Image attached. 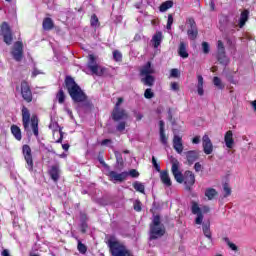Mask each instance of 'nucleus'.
Masks as SVG:
<instances>
[{
    "label": "nucleus",
    "instance_id": "obj_1",
    "mask_svg": "<svg viewBox=\"0 0 256 256\" xmlns=\"http://www.w3.org/2000/svg\"><path fill=\"white\" fill-rule=\"evenodd\" d=\"M64 87L67 89L68 94L74 103H83V107H93V104L87 100V94H85L83 89H81V86L75 82L74 77L66 76Z\"/></svg>",
    "mask_w": 256,
    "mask_h": 256
},
{
    "label": "nucleus",
    "instance_id": "obj_2",
    "mask_svg": "<svg viewBox=\"0 0 256 256\" xmlns=\"http://www.w3.org/2000/svg\"><path fill=\"white\" fill-rule=\"evenodd\" d=\"M179 160L172 159L171 172L177 183L184 184L186 191H192L195 185V174L191 170H186L184 173L179 169Z\"/></svg>",
    "mask_w": 256,
    "mask_h": 256
},
{
    "label": "nucleus",
    "instance_id": "obj_3",
    "mask_svg": "<svg viewBox=\"0 0 256 256\" xmlns=\"http://www.w3.org/2000/svg\"><path fill=\"white\" fill-rule=\"evenodd\" d=\"M22 124L26 133H29L32 129L33 134L39 137V117L35 114L31 116V112H29V109L25 106L22 107Z\"/></svg>",
    "mask_w": 256,
    "mask_h": 256
},
{
    "label": "nucleus",
    "instance_id": "obj_4",
    "mask_svg": "<svg viewBox=\"0 0 256 256\" xmlns=\"http://www.w3.org/2000/svg\"><path fill=\"white\" fill-rule=\"evenodd\" d=\"M106 245L111 256H135L125 243L115 239V236H110Z\"/></svg>",
    "mask_w": 256,
    "mask_h": 256
},
{
    "label": "nucleus",
    "instance_id": "obj_5",
    "mask_svg": "<svg viewBox=\"0 0 256 256\" xmlns=\"http://www.w3.org/2000/svg\"><path fill=\"white\" fill-rule=\"evenodd\" d=\"M149 227V241L161 239L166 233L165 225L161 223V216L159 214L154 215Z\"/></svg>",
    "mask_w": 256,
    "mask_h": 256
},
{
    "label": "nucleus",
    "instance_id": "obj_6",
    "mask_svg": "<svg viewBox=\"0 0 256 256\" xmlns=\"http://www.w3.org/2000/svg\"><path fill=\"white\" fill-rule=\"evenodd\" d=\"M123 101V97L117 98V102L112 110L111 117L115 123L129 119V113H127V110L121 108V103H123Z\"/></svg>",
    "mask_w": 256,
    "mask_h": 256
},
{
    "label": "nucleus",
    "instance_id": "obj_7",
    "mask_svg": "<svg viewBox=\"0 0 256 256\" xmlns=\"http://www.w3.org/2000/svg\"><path fill=\"white\" fill-rule=\"evenodd\" d=\"M187 25V35L191 41H195L199 36V29L197 28V22H195V18L188 17L186 19Z\"/></svg>",
    "mask_w": 256,
    "mask_h": 256
},
{
    "label": "nucleus",
    "instance_id": "obj_8",
    "mask_svg": "<svg viewBox=\"0 0 256 256\" xmlns=\"http://www.w3.org/2000/svg\"><path fill=\"white\" fill-rule=\"evenodd\" d=\"M22 154L24 157V160L26 162V169H28V171H33V167H34V162H33V152L31 151V146H29L28 144H24L22 146Z\"/></svg>",
    "mask_w": 256,
    "mask_h": 256
},
{
    "label": "nucleus",
    "instance_id": "obj_9",
    "mask_svg": "<svg viewBox=\"0 0 256 256\" xmlns=\"http://www.w3.org/2000/svg\"><path fill=\"white\" fill-rule=\"evenodd\" d=\"M1 33L3 35V41L6 45H11L13 43V31L11 30V26L9 23L2 22L0 25Z\"/></svg>",
    "mask_w": 256,
    "mask_h": 256
},
{
    "label": "nucleus",
    "instance_id": "obj_10",
    "mask_svg": "<svg viewBox=\"0 0 256 256\" xmlns=\"http://www.w3.org/2000/svg\"><path fill=\"white\" fill-rule=\"evenodd\" d=\"M11 55L13 59L17 61V63H20V61H23V42L22 41H16L14 43V47L12 48Z\"/></svg>",
    "mask_w": 256,
    "mask_h": 256
},
{
    "label": "nucleus",
    "instance_id": "obj_11",
    "mask_svg": "<svg viewBox=\"0 0 256 256\" xmlns=\"http://www.w3.org/2000/svg\"><path fill=\"white\" fill-rule=\"evenodd\" d=\"M21 95L26 103H31V101H33V92H31V87L25 80L21 82Z\"/></svg>",
    "mask_w": 256,
    "mask_h": 256
},
{
    "label": "nucleus",
    "instance_id": "obj_12",
    "mask_svg": "<svg viewBox=\"0 0 256 256\" xmlns=\"http://www.w3.org/2000/svg\"><path fill=\"white\" fill-rule=\"evenodd\" d=\"M88 69L92 71L93 75H98V77H101V75L105 73V68H101V70L99 71V65H97V61L95 60V55L93 54L89 55Z\"/></svg>",
    "mask_w": 256,
    "mask_h": 256
},
{
    "label": "nucleus",
    "instance_id": "obj_13",
    "mask_svg": "<svg viewBox=\"0 0 256 256\" xmlns=\"http://www.w3.org/2000/svg\"><path fill=\"white\" fill-rule=\"evenodd\" d=\"M191 211L193 215H197L195 219L196 225H202L203 224V210H201V207H199V203L192 201L191 202Z\"/></svg>",
    "mask_w": 256,
    "mask_h": 256
},
{
    "label": "nucleus",
    "instance_id": "obj_14",
    "mask_svg": "<svg viewBox=\"0 0 256 256\" xmlns=\"http://www.w3.org/2000/svg\"><path fill=\"white\" fill-rule=\"evenodd\" d=\"M202 147L205 155H211L213 153V142H211V138L207 134L202 138Z\"/></svg>",
    "mask_w": 256,
    "mask_h": 256
},
{
    "label": "nucleus",
    "instance_id": "obj_15",
    "mask_svg": "<svg viewBox=\"0 0 256 256\" xmlns=\"http://www.w3.org/2000/svg\"><path fill=\"white\" fill-rule=\"evenodd\" d=\"M48 174L50 175L52 181H54V183H57V181H59V178L61 177V169L59 168V165H52L48 171Z\"/></svg>",
    "mask_w": 256,
    "mask_h": 256
},
{
    "label": "nucleus",
    "instance_id": "obj_16",
    "mask_svg": "<svg viewBox=\"0 0 256 256\" xmlns=\"http://www.w3.org/2000/svg\"><path fill=\"white\" fill-rule=\"evenodd\" d=\"M108 176L114 181H119V183H123V181H125V179L129 177V172H121L120 174H117V172L115 171H110Z\"/></svg>",
    "mask_w": 256,
    "mask_h": 256
},
{
    "label": "nucleus",
    "instance_id": "obj_17",
    "mask_svg": "<svg viewBox=\"0 0 256 256\" xmlns=\"http://www.w3.org/2000/svg\"><path fill=\"white\" fill-rule=\"evenodd\" d=\"M186 155V161L188 165H193L197 159H199V150H190L185 152Z\"/></svg>",
    "mask_w": 256,
    "mask_h": 256
},
{
    "label": "nucleus",
    "instance_id": "obj_18",
    "mask_svg": "<svg viewBox=\"0 0 256 256\" xmlns=\"http://www.w3.org/2000/svg\"><path fill=\"white\" fill-rule=\"evenodd\" d=\"M173 148L179 155H181V153H183V138L181 136L174 135Z\"/></svg>",
    "mask_w": 256,
    "mask_h": 256
},
{
    "label": "nucleus",
    "instance_id": "obj_19",
    "mask_svg": "<svg viewBox=\"0 0 256 256\" xmlns=\"http://www.w3.org/2000/svg\"><path fill=\"white\" fill-rule=\"evenodd\" d=\"M159 135L160 143H162V145H167L169 137L165 134V122L163 120L159 121Z\"/></svg>",
    "mask_w": 256,
    "mask_h": 256
},
{
    "label": "nucleus",
    "instance_id": "obj_20",
    "mask_svg": "<svg viewBox=\"0 0 256 256\" xmlns=\"http://www.w3.org/2000/svg\"><path fill=\"white\" fill-rule=\"evenodd\" d=\"M160 180L166 187H171L173 185V182L171 181V177H169V171L168 170H162L160 172Z\"/></svg>",
    "mask_w": 256,
    "mask_h": 256
},
{
    "label": "nucleus",
    "instance_id": "obj_21",
    "mask_svg": "<svg viewBox=\"0 0 256 256\" xmlns=\"http://www.w3.org/2000/svg\"><path fill=\"white\" fill-rule=\"evenodd\" d=\"M225 145L228 149H233V145L235 144V140L233 139V131L228 130L224 136Z\"/></svg>",
    "mask_w": 256,
    "mask_h": 256
},
{
    "label": "nucleus",
    "instance_id": "obj_22",
    "mask_svg": "<svg viewBox=\"0 0 256 256\" xmlns=\"http://www.w3.org/2000/svg\"><path fill=\"white\" fill-rule=\"evenodd\" d=\"M42 29L44 31H53V29H55V22H53V19L50 17L44 18L42 22Z\"/></svg>",
    "mask_w": 256,
    "mask_h": 256
},
{
    "label": "nucleus",
    "instance_id": "obj_23",
    "mask_svg": "<svg viewBox=\"0 0 256 256\" xmlns=\"http://www.w3.org/2000/svg\"><path fill=\"white\" fill-rule=\"evenodd\" d=\"M178 55L182 59H187L189 57V52H187V43L181 41L178 46Z\"/></svg>",
    "mask_w": 256,
    "mask_h": 256
},
{
    "label": "nucleus",
    "instance_id": "obj_24",
    "mask_svg": "<svg viewBox=\"0 0 256 256\" xmlns=\"http://www.w3.org/2000/svg\"><path fill=\"white\" fill-rule=\"evenodd\" d=\"M163 41V32L157 31L153 37H152V43L154 49H158L159 46L161 45V42Z\"/></svg>",
    "mask_w": 256,
    "mask_h": 256
},
{
    "label": "nucleus",
    "instance_id": "obj_25",
    "mask_svg": "<svg viewBox=\"0 0 256 256\" xmlns=\"http://www.w3.org/2000/svg\"><path fill=\"white\" fill-rule=\"evenodd\" d=\"M10 131L13 137L16 139V141H21L23 139V135L21 134V128H19V126L13 124L10 127Z\"/></svg>",
    "mask_w": 256,
    "mask_h": 256
},
{
    "label": "nucleus",
    "instance_id": "obj_26",
    "mask_svg": "<svg viewBox=\"0 0 256 256\" xmlns=\"http://www.w3.org/2000/svg\"><path fill=\"white\" fill-rule=\"evenodd\" d=\"M247 21H249V10H244L240 14V19H239V23H238L239 28L243 29V27H245V23H247Z\"/></svg>",
    "mask_w": 256,
    "mask_h": 256
},
{
    "label": "nucleus",
    "instance_id": "obj_27",
    "mask_svg": "<svg viewBox=\"0 0 256 256\" xmlns=\"http://www.w3.org/2000/svg\"><path fill=\"white\" fill-rule=\"evenodd\" d=\"M153 73H155V69L151 67V62L149 61L140 70V75L142 76L153 75Z\"/></svg>",
    "mask_w": 256,
    "mask_h": 256
},
{
    "label": "nucleus",
    "instance_id": "obj_28",
    "mask_svg": "<svg viewBox=\"0 0 256 256\" xmlns=\"http://www.w3.org/2000/svg\"><path fill=\"white\" fill-rule=\"evenodd\" d=\"M217 61L220 65L227 66L229 65V58L227 57L226 52H217Z\"/></svg>",
    "mask_w": 256,
    "mask_h": 256
},
{
    "label": "nucleus",
    "instance_id": "obj_29",
    "mask_svg": "<svg viewBox=\"0 0 256 256\" xmlns=\"http://www.w3.org/2000/svg\"><path fill=\"white\" fill-rule=\"evenodd\" d=\"M202 231L205 235V237H207V239H209V241H213V236L211 234V223H204L202 225Z\"/></svg>",
    "mask_w": 256,
    "mask_h": 256
},
{
    "label": "nucleus",
    "instance_id": "obj_30",
    "mask_svg": "<svg viewBox=\"0 0 256 256\" xmlns=\"http://www.w3.org/2000/svg\"><path fill=\"white\" fill-rule=\"evenodd\" d=\"M218 195L219 193L214 188H207L205 190V197H207L208 201H213Z\"/></svg>",
    "mask_w": 256,
    "mask_h": 256
},
{
    "label": "nucleus",
    "instance_id": "obj_31",
    "mask_svg": "<svg viewBox=\"0 0 256 256\" xmlns=\"http://www.w3.org/2000/svg\"><path fill=\"white\" fill-rule=\"evenodd\" d=\"M141 81L147 87H153V85H155V76H152L151 74L146 75V76H144V78H142Z\"/></svg>",
    "mask_w": 256,
    "mask_h": 256
},
{
    "label": "nucleus",
    "instance_id": "obj_32",
    "mask_svg": "<svg viewBox=\"0 0 256 256\" xmlns=\"http://www.w3.org/2000/svg\"><path fill=\"white\" fill-rule=\"evenodd\" d=\"M197 79H198V84H197L198 95H200V97H203V95L205 94V91L203 90V84H204L203 76L201 74H198Z\"/></svg>",
    "mask_w": 256,
    "mask_h": 256
},
{
    "label": "nucleus",
    "instance_id": "obj_33",
    "mask_svg": "<svg viewBox=\"0 0 256 256\" xmlns=\"http://www.w3.org/2000/svg\"><path fill=\"white\" fill-rule=\"evenodd\" d=\"M173 7V1L172 0H168L163 2L160 6H159V11L161 13H165V11H168V9H171Z\"/></svg>",
    "mask_w": 256,
    "mask_h": 256
},
{
    "label": "nucleus",
    "instance_id": "obj_34",
    "mask_svg": "<svg viewBox=\"0 0 256 256\" xmlns=\"http://www.w3.org/2000/svg\"><path fill=\"white\" fill-rule=\"evenodd\" d=\"M213 85H215L220 91H223V89H225V84H223L221 78H219L218 76H215L213 78Z\"/></svg>",
    "mask_w": 256,
    "mask_h": 256
},
{
    "label": "nucleus",
    "instance_id": "obj_35",
    "mask_svg": "<svg viewBox=\"0 0 256 256\" xmlns=\"http://www.w3.org/2000/svg\"><path fill=\"white\" fill-rule=\"evenodd\" d=\"M65 97V92L63 91V89H60L56 94V99L60 105H63V103H65Z\"/></svg>",
    "mask_w": 256,
    "mask_h": 256
},
{
    "label": "nucleus",
    "instance_id": "obj_36",
    "mask_svg": "<svg viewBox=\"0 0 256 256\" xmlns=\"http://www.w3.org/2000/svg\"><path fill=\"white\" fill-rule=\"evenodd\" d=\"M133 188L135 191H138L139 193H145V185L143 183L136 181L133 183Z\"/></svg>",
    "mask_w": 256,
    "mask_h": 256
},
{
    "label": "nucleus",
    "instance_id": "obj_37",
    "mask_svg": "<svg viewBox=\"0 0 256 256\" xmlns=\"http://www.w3.org/2000/svg\"><path fill=\"white\" fill-rule=\"evenodd\" d=\"M77 249L81 255H85L87 253V246L81 242V240H78V246Z\"/></svg>",
    "mask_w": 256,
    "mask_h": 256
},
{
    "label": "nucleus",
    "instance_id": "obj_38",
    "mask_svg": "<svg viewBox=\"0 0 256 256\" xmlns=\"http://www.w3.org/2000/svg\"><path fill=\"white\" fill-rule=\"evenodd\" d=\"M113 59L116 62H121L123 61V54H121V52L119 50H114L113 51Z\"/></svg>",
    "mask_w": 256,
    "mask_h": 256
},
{
    "label": "nucleus",
    "instance_id": "obj_39",
    "mask_svg": "<svg viewBox=\"0 0 256 256\" xmlns=\"http://www.w3.org/2000/svg\"><path fill=\"white\" fill-rule=\"evenodd\" d=\"M145 99H153L155 97V93L151 88H147L144 92Z\"/></svg>",
    "mask_w": 256,
    "mask_h": 256
},
{
    "label": "nucleus",
    "instance_id": "obj_40",
    "mask_svg": "<svg viewBox=\"0 0 256 256\" xmlns=\"http://www.w3.org/2000/svg\"><path fill=\"white\" fill-rule=\"evenodd\" d=\"M90 25L91 27H97V25H99V18L97 17V14H93L91 16Z\"/></svg>",
    "mask_w": 256,
    "mask_h": 256
},
{
    "label": "nucleus",
    "instance_id": "obj_41",
    "mask_svg": "<svg viewBox=\"0 0 256 256\" xmlns=\"http://www.w3.org/2000/svg\"><path fill=\"white\" fill-rule=\"evenodd\" d=\"M125 127H127V122L121 121L116 126V131H119V133H123V131L125 130Z\"/></svg>",
    "mask_w": 256,
    "mask_h": 256
},
{
    "label": "nucleus",
    "instance_id": "obj_42",
    "mask_svg": "<svg viewBox=\"0 0 256 256\" xmlns=\"http://www.w3.org/2000/svg\"><path fill=\"white\" fill-rule=\"evenodd\" d=\"M152 165L158 173H161V165L157 163V159L155 158V156L152 157Z\"/></svg>",
    "mask_w": 256,
    "mask_h": 256
},
{
    "label": "nucleus",
    "instance_id": "obj_43",
    "mask_svg": "<svg viewBox=\"0 0 256 256\" xmlns=\"http://www.w3.org/2000/svg\"><path fill=\"white\" fill-rule=\"evenodd\" d=\"M134 211H137V213H141V211H142V204H141V201L140 200H136L135 202H134Z\"/></svg>",
    "mask_w": 256,
    "mask_h": 256
},
{
    "label": "nucleus",
    "instance_id": "obj_44",
    "mask_svg": "<svg viewBox=\"0 0 256 256\" xmlns=\"http://www.w3.org/2000/svg\"><path fill=\"white\" fill-rule=\"evenodd\" d=\"M173 14H168V20H167V25H166V29L171 30V27L173 26Z\"/></svg>",
    "mask_w": 256,
    "mask_h": 256
},
{
    "label": "nucleus",
    "instance_id": "obj_45",
    "mask_svg": "<svg viewBox=\"0 0 256 256\" xmlns=\"http://www.w3.org/2000/svg\"><path fill=\"white\" fill-rule=\"evenodd\" d=\"M225 241H226L228 247H230V249H232V251H239V248L237 247V245H235V243H232L231 241H229V238H225Z\"/></svg>",
    "mask_w": 256,
    "mask_h": 256
},
{
    "label": "nucleus",
    "instance_id": "obj_46",
    "mask_svg": "<svg viewBox=\"0 0 256 256\" xmlns=\"http://www.w3.org/2000/svg\"><path fill=\"white\" fill-rule=\"evenodd\" d=\"M223 189H224V197H229V195H231V187H229L228 183H224L223 185Z\"/></svg>",
    "mask_w": 256,
    "mask_h": 256
},
{
    "label": "nucleus",
    "instance_id": "obj_47",
    "mask_svg": "<svg viewBox=\"0 0 256 256\" xmlns=\"http://www.w3.org/2000/svg\"><path fill=\"white\" fill-rule=\"evenodd\" d=\"M202 51L205 55H208L209 51H211L208 42H202Z\"/></svg>",
    "mask_w": 256,
    "mask_h": 256
},
{
    "label": "nucleus",
    "instance_id": "obj_48",
    "mask_svg": "<svg viewBox=\"0 0 256 256\" xmlns=\"http://www.w3.org/2000/svg\"><path fill=\"white\" fill-rule=\"evenodd\" d=\"M224 51H225V45L223 44V41L218 40L217 53L224 52Z\"/></svg>",
    "mask_w": 256,
    "mask_h": 256
},
{
    "label": "nucleus",
    "instance_id": "obj_49",
    "mask_svg": "<svg viewBox=\"0 0 256 256\" xmlns=\"http://www.w3.org/2000/svg\"><path fill=\"white\" fill-rule=\"evenodd\" d=\"M170 89L171 91H179L180 86L178 82H171L170 83Z\"/></svg>",
    "mask_w": 256,
    "mask_h": 256
},
{
    "label": "nucleus",
    "instance_id": "obj_50",
    "mask_svg": "<svg viewBox=\"0 0 256 256\" xmlns=\"http://www.w3.org/2000/svg\"><path fill=\"white\" fill-rule=\"evenodd\" d=\"M128 175H130V177H132L133 179H136L137 177H139V171H137L135 169H131L128 172Z\"/></svg>",
    "mask_w": 256,
    "mask_h": 256
},
{
    "label": "nucleus",
    "instance_id": "obj_51",
    "mask_svg": "<svg viewBox=\"0 0 256 256\" xmlns=\"http://www.w3.org/2000/svg\"><path fill=\"white\" fill-rule=\"evenodd\" d=\"M170 76H171V77H174V78L179 77V69H177V68L171 69V71H170Z\"/></svg>",
    "mask_w": 256,
    "mask_h": 256
},
{
    "label": "nucleus",
    "instance_id": "obj_52",
    "mask_svg": "<svg viewBox=\"0 0 256 256\" xmlns=\"http://www.w3.org/2000/svg\"><path fill=\"white\" fill-rule=\"evenodd\" d=\"M133 115L134 117H136V121H141V119H143V114H141L137 110H133Z\"/></svg>",
    "mask_w": 256,
    "mask_h": 256
},
{
    "label": "nucleus",
    "instance_id": "obj_53",
    "mask_svg": "<svg viewBox=\"0 0 256 256\" xmlns=\"http://www.w3.org/2000/svg\"><path fill=\"white\" fill-rule=\"evenodd\" d=\"M81 233H87V229H88V225H87V222H85V221H83L82 223H81Z\"/></svg>",
    "mask_w": 256,
    "mask_h": 256
},
{
    "label": "nucleus",
    "instance_id": "obj_54",
    "mask_svg": "<svg viewBox=\"0 0 256 256\" xmlns=\"http://www.w3.org/2000/svg\"><path fill=\"white\" fill-rule=\"evenodd\" d=\"M115 157H116L117 163H120L121 165H123V156L119 153H115Z\"/></svg>",
    "mask_w": 256,
    "mask_h": 256
},
{
    "label": "nucleus",
    "instance_id": "obj_55",
    "mask_svg": "<svg viewBox=\"0 0 256 256\" xmlns=\"http://www.w3.org/2000/svg\"><path fill=\"white\" fill-rule=\"evenodd\" d=\"M194 169H195L196 173H199V171H201V169H203V166H201V163L196 162L194 165Z\"/></svg>",
    "mask_w": 256,
    "mask_h": 256
},
{
    "label": "nucleus",
    "instance_id": "obj_56",
    "mask_svg": "<svg viewBox=\"0 0 256 256\" xmlns=\"http://www.w3.org/2000/svg\"><path fill=\"white\" fill-rule=\"evenodd\" d=\"M192 143L194 145H198V143H201V137L200 136H195L193 139H192Z\"/></svg>",
    "mask_w": 256,
    "mask_h": 256
},
{
    "label": "nucleus",
    "instance_id": "obj_57",
    "mask_svg": "<svg viewBox=\"0 0 256 256\" xmlns=\"http://www.w3.org/2000/svg\"><path fill=\"white\" fill-rule=\"evenodd\" d=\"M99 163L103 165L105 169H110V167L107 165V163H105V160H103V158H99Z\"/></svg>",
    "mask_w": 256,
    "mask_h": 256
},
{
    "label": "nucleus",
    "instance_id": "obj_58",
    "mask_svg": "<svg viewBox=\"0 0 256 256\" xmlns=\"http://www.w3.org/2000/svg\"><path fill=\"white\" fill-rule=\"evenodd\" d=\"M37 75H41V72L39 71V69L34 68L32 71V77H37Z\"/></svg>",
    "mask_w": 256,
    "mask_h": 256
},
{
    "label": "nucleus",
    "instance_id": "obj_59",
    "mask_svg": "<svg viewBox=\"0 0 256 256\" xmlns=\"http://www.w3.org/2000/svg\"><path fill=\"white\" fill-rule=\"evenodd\" d=\"M168 121H173V111L171 108L168 109Z\"/></svg>",
    "mask_w": 256,
    "mask_h": 256
},
{
    "label": "nucleus",
    "instance_id": "obj_60",
    "mask_svg": "<svg viewBox=\"0 0 256 256\" xmlns=\"http://www.w3.org/2000/svg\"><path fill=\"white\" fill-rule=\"evenodd\" d=\"M60 133V137L58 138V140H56V143H63V131H59Z\"/></svg>",
    "mask_w": 256,
    "mask_h": 256
},
{
    "label": "nucleus",
    "instance_id": "obj_61",
    "mask_svg": "<svg viewBox=\"0 0 256 256\" xmlns=\"http://www.w3.org/2000/svg\"><path fill=\"white\" fill-rule=\"evenodd\" d=\"M227 80L229 81V83H232V85H235V79L233 78V76H227Z\"/></svg>",
    "mask_w": 256,
    "mask_h": 256
},
{
    "label": "nucleus",
    "instance_id": "obj_62",
    "mask_svg": "<svg viewBox=\"0 0 256 256\" xmlns=\"http://www.w3.org/2000/svg\"><path fill=\"white\" fill-rule=\"evenodd\" d=\"M109 143H112L111 139H104L102 140L101 145H107Z\"/></svg>",
    "mask_w": 256,
    "mask_h": 256
},
{
    "label": "nucleus",
    "instance_id": "obj_63",
    "mask_svg": "<svg viewBox=\"0 0 256 256\" xmlns=\"http://www.w3.org/2000/svg\"><path fill=\"white\" fill-rule=\"evenodd\" d=\"M2 256H11V254H9V250L4 249L1 253Z\"/></svg>",
    "mask_w": 256,
    "mask_h": 256
},
{
    "label": "nucleus",
    "instance_id": "obj_64",
    "mask_svg": "<svg viewBox=\"0 0 256 256\" xmlns=\"http://www.w3.org/2000/svg\"><path fill=\"white\" fill-rule=\"evenodd\" d=\"M69 147H70L69 144H62V149H63L64 151H69Z\"/></svg>",
    "mask_w": 256,
    "mask_h": 256
}]
</instances>
